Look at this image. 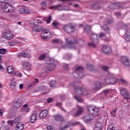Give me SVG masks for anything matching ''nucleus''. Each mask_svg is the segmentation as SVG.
Returning <instances> with one entry per match:
<instances>
[{
    "mask_svg": "<svg viewBox=\"0 0 130 130\" xmlns=\"http://www.w3.org/2000/svg\"><path fill=\"white\" fill-rule=\"evenodd\" d=\"M99 37L95 34H93L91 36V40L92 43H90L88 44L89 46H92V47H96V44L99 42Z\"/></svg>",
    "mask_w": 130,
    "mask_h": 130,
    "instance_id": "nucleus-6",
    "label": "nucleus"
},
{
    "mask_svg": "<svg viewBox=\"0 0 130 130\" xmlns=\"http://www.w3.org/2000/svg\"><path fill=\"white\" fill-rule=\"evenodd\" d=\"M50 87H55L56 86V81L55 80H52L50 83Z\"/></svg>",
    "mask_w": 130,
    "mask_h": 130,
    "instance_id": "nucleus-37",
    "label": "nucleus"
},
{
    "mask_svg": "<svg viewBox=\"0 0 130 130\" xmlns=\"http://www.w3.org/2000/svg\"><path fill=\"white\" fill-rule=\"evenodd\" d=\"M8 0H1L2 3H6V2H8Z\"/></svg>",
    "mask_w": 130,
    "mask_h": 130,
    "instance_id": "nucleus-64",
    "label": "nucleus"
},
{
    "mask_svg": "<svg viewBox=\"0 0 130 130\" xmlns=\"http://www.w3.org/2000/svg\"><path fill=\"white\" fill-rule=\"evenodd\" d=\"M117 111V108H115V109H113L111 111V115L113 117H115V113Z\"/></svg>",
    "mask_w": 130,
    "mask_h": 130,
    "instance_id": "nucleus-31",
    "label": "nucleus"
},
{
    "mask_svg": "<svg viewBox=\"0 0 130 130\" xmlns=\"http://www.w3.org/2000/svg\"><path fill=\"white\" fill-rule=\"evenodd\" d=\"M22 64L24 69L25 70H30V63L27 61H23Z\"/></svg>",
    "mask_w": 130,
    "mask_h": 130,
    "instance_id": "nucleus-25",
    "label": "nucleus"
},
{
    "mask_svg": "<svg viewBox=\"0 0 130 130\" xmlns=\"http://www.w3.org/2000/svg\"><path fill=\"white\" fill-rule=\"evenodd\" d=\"M17 24L18 25H19V26H22V22L21 21H18V22H17Z\"/></svg>",
    "mask_w": 130,
    "mask_h": 130,
    "instance_id": "nucleus-61",
    "label": "nucleus"
},
{
    "mask_svg": "<svg viewBox=\"0 0 130 130\" xmlns=\"http://www.w3.org/2000/svg\"><path fill=\"white\" fill-rule=\"evenodd\" d=\"M90 31H91V26L87 25L84 28V32L86 33H88V32H90Z\"/></svg>",
    "mask_w": 130,
    "mask_h": 130,
    "instance_id": "nucleus-36",
    "label": "nucleus"
},
{
    "mask_svg": "<svg viewBox=\"0 0 130 130\" xmlns=\"http://www.w3.org/2000/svg\"><path fill=\"white\" fill-rule=\"evenodd\" d=\"M67 42L68 44H71V46L69 47V49H75V46H74V43H77V42H74V41H71V38L66 39Z\"/></svg>",
    "mask_w": 130,
    "mask_h": 130,
    "instance_id": "nucleus-15",
    "label": "nucleus"
},
{
    "mask_svg": "<svg viewBox=\"0 0 130 130\" xmlns=\"http://www.w3.org/2000/svg\"><path fill=\"white\" fill-rule=\"evenodd\" d=\"M115 93H116V90L115 89H107L104 90L105 95H107L108 94H112V95H114Z\"/></svg>",
    "mask_w": 130,
    "mask_h": 130,
    "instance_id": "nucleus-17",
    "label": "nucleus"
},
{
    "mask_svg": "<svg viewBox=\"0 0 130 130\" xmlns=\"http://www.w3.org/2000/svg\"><path fill=\"white\" fill-rule=\"evenodd\" d=\"M40 91H44L47 89V87L43 85L39 87Z\"/></svg>",
    "mask_w": 130,
    "mask_h": 130,
    "instance_id": "nucleus-44",
    "label": "nucleus"
},
{
    "mask_svg": "<svg viewBox=\"0 0 130 130\" xmlns=\"http://www.w3.org/2000/svg\"><path fill=\"white\" fill-rule=\"evenodd\" d=\"M14 74L17 77H19L20 78H21V77H22V73H21L20 72H15V73H14Z\"/></svg>",
    "mask_w": 130,
    "mask_h": 130,
    "instance_id": "nucleus-47",
    "label": "nucleus"
},
{
    "mask_svg": "<svg viewBox=\"0 0 130 130\" xmlns=\"http://www.w3.org/2000/svg\"><path fill=\"white\" fill-rule=\"evenodd\" d=\"M21 120V116H17L13 120L14 123H18Z\"/></svg>",
    "mask_w": 130,
    "mask_h": 130,
    "instance_id": "nucleus-30",
    "label": "nucleus"
},
{
    "mask_svg": "<svg viewBox=\"0 0 130 130\" xmlns=\"http://www.w3.org/2000/svg\"><path fill=\"white\" fill-rule=\"evenodd\" d=\"M103 70L106 72L108 71V67L107 66H103Z\"/></svg>",
    "mask_w": 130,
    "mask_h": 130,
    "instance_id": "nucleus-52",
    "label": "nucleus"
},
{
    "mask_svg": "<svg viewBox=\"0 0 130 130\" xmlns=\"http://www.w3.org/2000/svg\"><path fill=\"white\" fill-rule=\"evenodd\" d=\"M37 120V114L36 113L32 114L30 116V123H34Z\"/></svg>",
    "mask_w": 130,
    "mask_h": 130,
    "instance_id": "nucleus-19",
    "label": "nucleus"
},
{
    "mask_svg": "<svg viewBox=\"0 0 130 130\" xmlns=\"http://www.w3.org/2000/svg\"><path fill=\"white\" fill-rule=\"evenodd\" d=\"M35 92H39L40 91V88H37L35 90Z\"/></svg>",
    "mask_w": 130,
    "mask_h": 130,
    "instance_id": "nucleus-62",
    "label": "nucleus"
},
{
    "mask_svg": "<svg viewBox=\"0 0 130 130\" xmlns=\"http://www.w3.org/2000/svg\"><path fill=\"white\" fill-rule=\"evenodd\" d=\"M51 101H52V99L49 98L47 99V102L48 103H50V102H51Z\"/></svg>",
    "mask_w": 130,
    "mask_h": 130,
    "instance_id": "nucleus-54",
    "label": "nucleus"
},
{
    "mask_svg": "<svg viewBox=\"0 0 130 130\" xmlns=\"http://www.w3.org/2000/svg\"><path fill=\"white\" fill-rule=\"evenodd\" d=\"M119 90L121 92V94L125 99H129V93L128 92V91H127V89L123 87H120Z\"/></svg>",
    "mask_w": 130,
    "mask_h": 130,
    "instance_id": "nucleus-9",
    "label": "nucleus"
},
{
    "mask_svg": "<svg viewBox=\"0 0 130 130\" xmlns=\"http://www.w3.org/2000/svg\"><path fill=\"white\" fill-rule=\"evenodd\" d=\"M63 29L67 33H72V32L75 31V27L70 24L66 25Z\"/></svg>",
    "mask_w": 130,
    "mask_h": 130,
    "instance_id": "nucleus-10",
    "label": "nucleus"
},
{
    "mask_svg": "<svg viewBox=\"0 0 130 130\" xmlns=\"http://www.w3.org/2000/svg\"><path fill=\"white\" fill-rule=\"evenodd\" d=\"M101 87H102L101 83H99V87L98 88H95V90H99V89H100V88H101Z\"/></svg>",
    "mask_w": 130,
    "mask_h": 130,
    "instance_id": "nucleus-60",
    "label": "nucleus"
},
{
    "mask_svg": "<svg viewBox=\"0 0 130 130\" xmlns=\"http://www.w3.org/2000/svg\"><path fill=\"white\" fill-rule=\"evenodd\" d=\"M122 63L125 64L126 67H129V60H128V58L127 57H123L122 58Z\"/></svg>",
    "mask_w": 130,
    "mask_h": 130,
    "instance_id": "nucleus-21",
    "label": "nucleus"
},
{
    "mask_svg": "<svg viewBox=\"0 0 130 130\" xmlns=\"http://www.w3.org/2000/svg\"><path fill=\"white\" fill-rule=\"evenodd\" d=\"M105 36V34L102 32L100 34V37H104Z\"/></svg>",
    "mask_w": 130,
    "mask_h": 130,
    "instance_id": "nucleus-58",
    "label": "nucleus"
},
{
    "mask_svg": "<svg viewBox=\"0 0 130 130\" xmlns=\"http://www.w3.org/2000/svg\"><path fill=\"white\" fill-rule=\"evenodd\" d=\"M77 112L76 113H74V112H75V110H72V112H73L74 115H75V116H77V115H80V114H81L82 113V112H83V111H84V108H83L81 106H77Z\"/></svg>",
    "mask_w": 130,
    "mask_h": 130,
    "instance_id": "nucleus-12",
    "label": "nucleus"
},
{
    "mask_svg": "<svg viewBox=\"0 0 130 130\" xmlns=\"http://www.w3.org/2000/svg\"><path fill=\"white\" fill-rule=\"evenodd\" d=\"M102 129V123L99 122L95 124L93 130H101Z\"/></svg>",
    "mask_w": 130,
    "mask_h": 130,
    "instance_id": "nucleus-22",
    "label": "nucleus"
},
{
    "mask_svg": "<svg viewBox=\"0 0 130 130\" xmlns=\"http://www.w3.org/2000/svg\"><path fill=\"white\" fill-rule=\"evenodd\" d=\"M47 129L48 130H52L53 129V127H52L51 125H49L47 126Z\"/></svg>",
    "mask_w": 130,
    "mask_h": 130,
    "instance_id": "nucleus-51",
    "label": "nucleus"
},
{
    "mask_svg": "<svg viewBox=\"0 0 130 130\" xmlns=\"http://www.w3.org/2000/svg\"><path fill=\"white\" fill-rule=\"evenodd\" d=\"M26 112H29L30 111V108H27V109L25 110Z\"/></svg>",
    "mask_w": 130,
    "mask_h": 130,
    "instance_id": "nucleus-63",
    "label": "nucleus"
},
{
    "mask_svg": "<svg viewBox=\"0 0 130 130\" xmlns=\"http://www.w3.org/2000/svg\"><path fill=\"white\" fill-rule=\"evenodd\" d=\"M12 41H13V43H14V45H17V44L20 45V44H21L22 43V42L19 40V39H15Z\"/></svg>",
    "mask_w": 130,
    "mask_h": 130,
    "instance_id": "nucleus-29",
    "label": "nucleus"
},
{
    "mask_svg": "<svg viewBox=\"0 0 130 130\" xmlns=\"http://www.w3.org/2000/svg\"><path fill=\"white\" fill-rule=\"evenodd\" d=\"M45 58H46V54H43L39 57V59H40V60H42L45 59Z\"/></svg>",
    "mask_w": 130,
    "mask_h": 130,
    "instance_id": "nucleus-39",
    "label": "nucleus"
},
{
    "mask_svg": "<svg viewBox=\"0 0 130 130\" xmlns=\"http://www.w3.org/2000/svg\"><path fill=\"white\" fill-rule=\"evenodd\" d=\"M89 114L83 118L84 122L88 123L92 120V117H96L99 115V109L94 106H89L87 108Z\"/></svg>",
    "mask_w": 130,
    "mask_h": 130,
    "instance_id": "nucleus-1",
    "label": "nucleus"
},
{
    "mask_svg": "<svg viewBox=\"0 0 130 130\" xmlns=\"http://www.w3.org/2000/svg\"><path fill=\"white\" fill-rule=\"evenodd\" d=\"M7 72L9 74H14V68L12 66H9L7 68Z\"/></svg>",
    "mask_w": 130,
    "mask_h": 130,
    "instance_id": "nucleus-28",
    "label": "nucleus"
},
{
    "mask_svg": "<svg viewBox=\"0 0 130 130\" xmlns=\"http://www.w3.org/2000/svg\"><path fill=\"white\" fill-rule=\"evenodd\" d=\"M124 105H125V107H126V108L128 109L130 108V102L128 101L124 103Z\"/></svg>",
    "mask_w": 130,
    "mask_h": 130,
    "instance_id": "nucleus-43",
    "label": "nucleus"
},
{
    "mask_svg": "<svg viewBox=\"0 0 130 130\" xmlns=\"http://www.w3.org/2000/svg\"><path fill=\"white\" fill-rule=\"evenodd\" d=\"M77 94H80L81 93V96H86L88 95V91L86 90L85 89H79L77 91Z\"/></svg>",
    "mask_w": 130,
    "mask_h": 130,
    "instance_id": "nucleus-20",
    "label": "nucleus"
},
{
    "mask_svg": "<svg viewBox=\"0 0 130 130\" xmlns=\"http://www.w3.org/2000/svg\"><path fill=\"white\" fill-rule=\"evenodd\" d=\"M44 20L46 21V22H47V24H49L50 22H51V16L44 17Z\"/></svg>",
    "mask_w": 130,
    "mask_h": 130,
    "instance_id": "nucleus-32",
    "label": "nucleus"
},
{
    "mask_svg": "<svg viewBox=\"0 0 130 130\" xmlns=\"http://www.w3.org/2000/svg\"><path fill=\"white\" fill-rule=\"evenodd\" d=\"M19 89H23V88H24V84H22V83H21L20 85H19Z\"/></svg>",
    "mask_w": 130,
    "mask_h": 130,
    "instance_id": "nucleus-53",
    "label": "nucleus"
},
{
    "mask_svg": "<svg viewBox=\"0 0 130 130\" xmlns=\"http://www.w3.org/2000/svg\"><path fill=\"white\" fill-rule=\"evenodd\" d=\"M2 6L3 10L5 13H14L16 11L15 7L7 3H2Z\"/></svg>",
    "mask_w": 130,
    "mask_h": 130,
    "instance_id": "nucleus-5",
    "label": "nucleus"
},
{
    "mask_svg": "<svg viewBox=\"0 0 130 130\" xmlns=\"http://www.w3.org/2000/svg\"><path fill=\"white\" fill-rule=\"evenodd\" d=\"M2 37L4 39H7L8 40H11L14 38V34L10 30H5L3 34H2Z\"/></svg>",
    "mask_w": 130,
    "mask_h": 130,
    "instance_id": "nucleus-7",
    "label": "nucleus"
},
{
    "mask_svg": "<svg viewBox=\"0 0 130 130\" xmlns=\"http://www.w3.org/2000/svg\"><path fill=\"white\" fill-rule=\"evenodd\" d=\"M54 117L55 120L57 121H62L63 120V117L60 115H55Z\"/></svg>",
    "mask_w": 130,
    "mask_h": 130,
    "instance_id": "nucleus-27",
    "label": "nucleus"
},
{
    "mask_svg": "<svg viewBox=\"0 0 130 130\" xmlns=\"http://www.w3.org/2000/svg\"><path fill=\"white\" fill-rule=\"evenodd\" d=\"M58 42H59V40L58 39H55L54 40H52V43H58Z\"/></svg>",
    "mask_w": 130,
    "mask_h": 130,
    "instance_id": "nucleus-50",
    "label": "nucleus"
},
{
    "mask_svg": "<svg viewBox=\"0 0 130 130\" xmlns=\"http://www.w3.org/2000/svg\"><path fill=\"white\" fill-rule=\"evenodd\" d=\"M7 50L6 49H0V53L1 54H6V52H7Z\"/></svg>",
    "mask_w": 130,
    "mask_h": 130,
    "instance_id": "nucleus-41",
    "label": "nucleus"
},
{
    "mask_svg": "<svg viewBox=\"0 0 130 130\" xmlns=\"http://www.w3.org/2000/svg\"><path fill=\"white\" fill-rule=\"evenodd\" d=\"M124 39L126 41H130V29L126 31Z\"/></svg>",
    "mask_w": 130,
    "mask_h": 130,
    "instance_id": "nucleus-24",
    "label": "nucleus"
},
{
    "mask_svg": "<svg viewBox=\"0 0 130 130\" xmlns=\"http://www.w3.org/2000/svg\"><path fill=\"white\" fill-rule=\"evenodd\" d=\"M18 13L21 15H30L31 13V11L23 6H21L18 10Z\"/></svg>",
    "mask_w": 130,
    "mask_h": 130,
    "instance_id": "nucleus-8",
    "label": "nucleus"
},
{
    "mask_svg": "<svg viewBox=\"0 0 130 130\" xmlns=\"http://www.w3.org/2000/svg\"><path fill=\"white\" fill-rule=\"evenodd\" d=\"M28 57V54L25 53V52H22L21 53H19L17 54V57Z\"/></svg>",
    "mask_w": 130,
    "mask_h": 130,
    "instance_id": "nucleus-26",
    "label": "nucleus"
},
{
    "mask_svg": "<svg viewBox=\"0 0 130 130\" xmlns=\"http://www.w3.org/2000/svg\"><path fill=\"white\" fill-rule=\"evenodd\" d=\"M102 51L106 54H109L111 52V47L110 46L105 45L103 47Z\"/></svg>",
    "mask_w": 130,
    "mask_h": 130,
    "instance_id": "nucleus-13",
    "label": "nucleus"
},
{
    "mask_svg": "<svg viewBox=\"0 0 130 130\" xmlns=\"http://www.w3.org/2000/svg\"><path fill=\"white\" fill-rule=\"evenodd\" d=\"M15 130H23L24 129V123L22 122H18L15 127Z\"/></svg>",
    "mask_w": 130,
    "mask_h": 130,
    "instance_id": "nucleus-18",
    "label": "nucleus"
},
{
    "mask_svg": "<svg viewBox=\"0 0 130 130\" xmlns=\"http://www.w3.org/2000/svg\"><path fill=\"white\" fill-rule=\"evenodd\" d=\"M8 44L10 45V46H15V45L13 40L12 41L9 42Z\"/></svg>",
    "mask_w": 130,
    "mask_h": 130,
    "instance_id": "nucleus-46",
    "label": "nucleus"
},
{
    "mask_svg": "<svg viewBox=\"0 0 130 130\" xmlns=\"http://www.w3.org/2000/svg\"><path fill=\"white\" fill-rule=\"evenodd\" d=\"M79 78H80L81 79L84 78V76H83V73H81L79 75Z\"/></svg>",
    "mask_w": 130,
    "mask_h": 130,
    "instance_id": "nucleus-56",
    "label": "nucleus"
},
{
    "mask_svg": "<svg viewBox=\"0 0 130 130\" xmlns=\"http://www.w3.org/2000/svg\"><path fill=\"white\" fill-rule=\"evenodd\" d=\"M10 18V16H3L1 17V19L2 20V21H9V18Z\"/></svg>",
    "mask_w": 130,
    "mask_h": 130,
    "instance_id": "nucleus-40",
    "label": "nucleus"
},
{
    "mask_svg": "<svg viewBox=\"0 0 130 130\" xmlns=\"http://www.w3.org/2000/svg\"><path fill=\"white\" fill-rule=\"evenodd\" d=\"M49 9H51V10H58V11H62V7H61V5H58V6H53L52 7H50Z\"/></svg>",
    "mask_w": 130,
    "mask_h": 130,
    "instance_id": "nucleus-23",
    "label": "nucleus"
},
{
    "mask_svg": "<svg viewBox=\"0 0 130 130\" xmlns=\"http://www.w3.org/2000/svg\"><path fill=\"white\" fill-rule=\"evenodd\" d=\"M106 77L105 82L107 84H115V83H118V82H120L121 84L126 83V81L122 78H120V80L115 78L114 74L110 72H108Z\"/></svg>",
    "mask_w": 130,
    "mask_h": 130,
    "instance_id": "nucleus-4",
    "label": "nucleus"
},
{
    "mask_svg": "<svg viewBox=\"0 0 130 130\" xmlns=\"http://www.w3.org/2000/svg\"><path fill=\"white\" fill-rule=\"evenodd\" d=\"M3 113H4L3 110H0V116H3Z\"/></svg>",
    "mask_w": 130,
    "mask_h": 130,
    "instance_id": "nucleus-59",
    "label": "nucleus"
},
{
    "mask_svg": "<svg viewBox=\"0 0 130 130\" xmlns=\"http://www.w3.org/2000/svg\"><path fill=\"white\" fill-rule=\"evenodd\" d=\"M42 20L40 19H38L37 18H34L31 19L30 24L32 26H37V25H39V24H42Z\"/></svg>",
    "mask_w": 130,
    "mask_h": 130,
    "instance_id": "nucleus-11",
    "label": "nucleus"
},
{
    "mask_svg": "<svg viewBox=\"0 0 130 130\" xmlns=\"http://www.w3.org/2000/svg\"><path fill=\"white\" fill-rule=\"evenodd\" d=\"M46 61V63H47V66L43 69L42 73H50L51 71L54 70L56 64L58 63L57 61L50 57L47 58Z\"/></svg>",
    "mask_w": 130,
    "mask_h": 130,
    "instance_id": "nucleus-3",
    "label": "nucleus"
},
{
    "mask_svg": "<svg viewBox=\"0 0 130 130\" xmlns=\"http://www.w3.org/2000/svg\"><path fill=\"white\" fill-rule=\"evenodd\" d=\"M43 30V31H42ZM32 31L34 32H41V37L42 39H50L51 38V34L48 29H43V26L42 25H37L32 27Z\"/></svg>",
    "mask_w": 130,
    "mask_h": 130,
    "instance_id": "nucleus-2",
    "label": "nucleus"
},
{
    "mask_svg": "<svg viewBox=\"0 0 130 130\" xmlns=\"http://www.w3.org/2000/svg\"><path fill=\"white\" fill-rule=\"evenodd\" d=\"M52 25L54 27H55V28H57V27H58V23L56 21H54Z\"/></svg>",
    "mask_w": 130,
    "mask_h": 130,
    "instance_id": "nucleus-45",
    "label": "nucleus"
},
{
    "mask_svg": "<svg viewBox=\"0 0 130 130\" xmlns=\"http://www.w3.org/2000/svg\"><path fill=\"white\" fill-rule=\"evenodd\" d=\"M47 114H48V110H43L40 113V118L41 119H44L47 116Z\"/></svg>",
    "mask_w": 130,
    "mask_h": 130,
    "instance_id": "nucleus-14",
    "label": "nucleus"
},
{
    "mask_svg": "<svg viewBox=\"0 0 130 130\" xmlns=\"http://www.w3.org/2000/svg\"><path fill=\"white\" fill-rule=\"evenodd\" d=\"M107 130H115V125L113 123L111 124L108 126Z\"/></svg>",
    "mask_w": 130,
    "mask_h": 130,
    "instance_id": "nucleus-33",
    "label": "nucleus"
},
{
    "mask_svg": "<svg viewBox=\"0 0 130 130\" xmlns=\"http://www.w3.org/2000/svg\"><path fill=\"white\" fill-rule=\"evenodd\" d=\"M105 31H106V32H108V31H109V29L108 28V27H107V25H105L103 27Z\"/></svg>",
    "mask_w": 130,
    "mask_h": 130,
    "instance_id": "nucleus-49",
    "label": "nucleus"
},
{
    "mask_svg": "<svg viewBox=\"0 0 130 130\" xmlns=\"http://www.w3.org/2000/svg\"><path fill=\"white\" fill-rule=\"evenodd\" d=\"M8 124L10 126H13V123H14V120L13 121H11L9 120L7 121Z\"/></svg>",
    "mask_w": 130,
    "mask_h": 130,
    "instance_id": "nucleus-48",
    "label": "nucleus"
},
{
    "mask_svg": "<svg viewBox=\"0 0 130 130\" xmlns=\"http://www.w3.org/2000/svg\"><path fill=\"white\" fill-rule=\"evenodd\" d=\"M5 68L3 67V65L0 64V71H4Z\"/></svg>",
    "mask_w": 130,
    "mask_h": 130,
    "instance_id": "nucleus-55",
    "label": "nucleus"
},
{
    "mask_svg": "<svg viewBox=\"0 0 130 130\" xmlns=\"http://www.w3.org/2000/svg\"><path fill=\"white\" fill-rule=\"evenodd\" d=\"M74 98L75 99L77 100L78 102H79L80 103L83 102V100H82V99H81V98H80L79 96L76 95L74 96Z\"/></svg>",
    "mask_w": 130,
    "mask_h": 130,
    "instance_id": "nucleus-38",
    "label": "nucleus"
},
{
    "mask_svg": "<svg viewBox=\"0 0 130 130\" xmlns=\"http://www.w3.org/2000/svg\"><path fill=\"white\" fill-rule=\"evenodd\" d=\"M21 106H22V103L19 100L16 101L13 103V107L15 109H18Z\"/></svg>",
    "mask_w": 130,
    "mask_h": 130,
    "instance_id": "nucleus-16",
    "label": "nucleus"
},
{
    "mask_svg": "<svg viewBox=\"0 0 130 130\" xmlns=\"http://www.w3.org/2000/svg\"><path fill=\"white\" fill-rule=\"evenodd\" d=\"M10 88L11 89H15L16 88V82H13L11 83Z\"/></svg>",
    "mask_w": 130,
    "mask_h": 130,
    "instance_id": "nucleus-42",
    "label": "nucleus"
},
{
    "mask_svg": "<svg viewBox=\"0 0 130 130\" xmlns=\"http://www.w3.org/2000/svg\"><path fill=\"white\" fill-rule=\"evenodd\" d=\"M47 5H51V3L50 4H48V1L44 2L41 3V6L43 7V8H46L47 6Z\"/></svg>",
    "mask_w": 130,
    "mask_h": 130,
    "instance_id": "nucleus-34",
    "label": "nucleus"
},
{
    "mask_svg": "<svg viewBox=\"0 0 130 130\" xmlns=\"http://www.w3.org/2000/svg\"><path fill=\"white\" fill-rule=\"evenodd\" d=\"M87 68L88 70H90V68H92V66H91L90 64H87Z\"/></svg>",
    "mask_w": 130,
    "mask_h": 130,
    "instance_id": "nucleus-57",
    "label": "nucleus"
},
{
    "mask_svg": "<svg viewBox=\"0 0 130 130\" xmlns=\"http://www.w3.org/2000/svg\"><path fill=\"white\" fill-rule=\"evenodd\" d=\"M83 69H84V68H83L82 67L79 66L76 69L75 71V73H80L81 72V70Z\"/></svg>",
    "mask_w": 130,
    "mask_h": 130,
    "instance_id": "nucleus-35",
    "label": "nucleus"
}]
</instances>
